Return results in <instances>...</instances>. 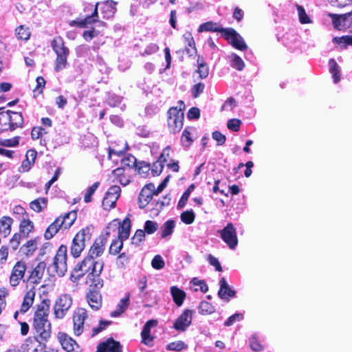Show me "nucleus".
I'll list each match as a JSON object with an SVG mask.
<instances>
[{
    "mask_svg": "<svg viewBox=\"0 0 352 352\" xmlns=\"http://www.w3.org/2000/svg\"><path fill=\"white\" fill-rule=\"evenodd\" d=\"M50 300H43L35 311L33 327L41 340H47L51 336V323L48 320Z\"/></svg>",
    "mask_w": 352,
    "mask_h": 352,
    "instance_id": "1",
    "label": "nucleus"
},
{
    "mask_svg": "<svg viewBox=\"0 0 352 352\" xmlns=\"http://www.w3.org/2000/svg\"><path fill=\"white\" fill-rule=\"evenodd\" d=\"M94 229L92 226H88L81 229L75 235L70 248L71 254L74 257L80 256L86 246V243L90 241Z\"/></svg>",
    "mask_w": 352,
    "mask_h": 352,
    "instance_id": "2",
    "label": "nucleus"
},
{
    "mask_svg": "<svg viewBox=\"0 0 352 352\" xmlns=\"http://www.w3.org/2000/svg\"><path fill=\"white\" fill-rule=\"evenodd\" d=\"M52 47L56 54L54 69L56 72H60L66 67L69 50L65 46L63 39L60 36L53 39Z\"/></svg>",
    "mask_w": 352,
    "mask_h": 352,
    "instance_id": "3",
    "label": "nucleus"
},
{
    "mask_svg": "<svg viewBox=\"0 0 352 352\" xmlns=\"http://www.w3.org/2000/svg\"><path fill=\"white\" fill-rule=\"evenodd\" d=\"M168 126L173 133L179 132L184 124V112L178 110L177 107H170L168 112Z\"/></svg>",
    "mask_w": 352,
    "mask_h": 352,
    "instance_id": "4",
    "label": "nucleus"
},
{
    "mask_svg": "<svg viewBox=\"0 0 352 352\" xmlns=\"http://www.w3.org/2000/svg\"><path fill=\"white\" fill-rule=\"evenodd\" d=\"M72 302L73 300L70 294H63L60 295L54 306L55 317L59 319L63 318L71 308Z\"/></svg>",
    "mask_w": 352,
    "mask_h": 352,
    "instance_id": "5",
    "label": "nucleus"
},
{
    "mask_svg": "<svg viewBox=\"0 0 352 352\" xmlns=\"http://www.w3.org/2000/svg\"><path fill=\"white\" fill-rule=\"evenodd\" d=\"M67 248L66 245H61L54 258V267L59 276H63L67 271Z\"/></svg>",
    "mask_w": 352,
    "mask_h": 352,
    "instance_id": "6",
    "label": "nucleus"
},
{
    "mask_svg": "<svg viewBox=\"0 0 352 352\" xmlns=\"http://www.w3.org/2000/svg\"><path fill=\"white\" fill-rule=\"evenodd\" d=\"M222 240L231 250H234L238 244L236 228L232 223H228L223 230L219 231Z\"/></svg>",
    "mask_w": 352,
    "mask_h": 352,
    "instance_id": "7",
    "label": "nucleus"
},
{
    "mask_svg": "<svg viewBox=\"0 0 352 352\" xmlns=\"http://www.w3.org/2000/svg\"><path fill=\"white\" fill-rule=\"evenodd\" d=\"M223 37L230 45L237 50L243 51L248 49V45L243 38L232 28H228Z\"/></svg>",
    "mask_w": 352,
    "mask_h": 352,
    "instance_id": "8",
    "label": "nucleus"
},
{
    "mask_svg": "<svg viewBox=\"0 0 352 352\" xmlns=\"http://www.w3.org/2000/svg\"><path fill=\"white\" fill-rule=\"evenodd\" d=\"M26 269L27 266L25 262L20 261L16 263L10 276L9 282L12 287H16L19 285L24 277Z\"/></svg>",
    "mask_w": 352,
    "mask_h": 352,
    "instance_id": "9",
    "label": "nucleus"
},
{
    "mask_svg": "<svg viewBox=\"0 0 352 352\" xmlns=\"http://www.w3.org/2000/svg\"><path fill=\"white\" fill-rule=\"evenodd\" d=\"M87 318V311L84 308H78L73 315L74 331L75 335L80 336L84 329L85 320Z\"/></svg>",
    "mask_w": 352,
    "mask_h": 352,
    "instance_id": "10",
    "label": "nucleus"
},
{
    "mask_svg": "<svg viewBox=\"0 0 352 352\" xmlns=\"http://www.w3.org/2000/svg\"><path fill=\"white\" fill-rule=\"evenodd\" d=\"M192 311L185 309L175 320L173 327L177 331H185L192 323Z\"/></svg>",
    "mask_w": 352,
    "mask_h": 352,
    "instance_id": "11",
    "label": "nucleus"
},
{
    "mask_svg": "<svg viewBox=\"0 0 352 352\" xmlns=\"http://www.w3.org/2000/svg\"><path fill=\"white\" fill-rule=\"evenodd\" d=\"M335 28L342 30L352 25V11L344 14H331Z\"/></svg>",
    "mask_w": 352,
    "mask_h": 352,
    "instance_id": "12",
    "label": "nucleus"
},
{
    "mask_svg": "<svg viewBox=\"0 0 352 352\" xmlns=\"http://www.w3.org/2000/svg\"><path fill=\"white\" fill-rule=\"evenodd\" d=\"M155 185L153 183L146 184L142 189L138 197V204L141 208H145L151 201L155 194Z\"/></svg>",
    "mask_w": 352,
    "mask_h": 352,
    "instance_id": "13",
    "label": "nucleus"
},
{
    "mask_svg": "<svg viewBox=\"0 0 352 352\" xmlns=\"http://www.w3.org/2000/svg\"><path fill=\"white\" fill-rule=\"evenodd\" d=\"M94 260L95 258L88 255L80 263L76 266L75 272L78 273V274L74 278L75 280H79L85 273L91 272Z\"/></svg>",
    "mask_w": 352,
    "mask_h": 352,
    "instance_id": "14",
    "label": "nucleus"
},
{
    "mask_svg": "<svg viewBox=\"0 0 352 352\" xmlns=\"http://www.w3.org/2000/svg\"><path fill=\"white\" fill-rule=\"evenodd\" d=\"M107 239L103 236H100L91 246L88 255L95 259L100 256L104 251Z\"/></svg>",
    "mask_w": 352,
    "mask_h": 352,
    "instance_id": "15",
    "label": "nucleus"
},
{
    "mask_svg": "<svg viewBox=\"0 0 352 352\" xmlns=\"http://www.w3.org/2000/svg\"><path fill=\"white\" fill-rule=\"evenodd\" d=\"M219 287L218 296L222 300L229 301L230 298L234 297L235 291L230 287L224 277L219 280Z\"/></svg>",
    "mask_w": 352,
    "mask_h": 352,
    "instance_id": "16",
    "label": "nucleus"
},
{
    "mask_svg": "<svg viewBox=\"0 0 352 352\" xmlns=\"http://www.w3.org/2000/svg\"><path fill=\"white\" fill-rule=\"evenodd\" d=\"M122 346L120 342L113 338L108 339L106 342L100 343L98 346L96 352H121Z\"/></svg>",
    "mask_w": 352,
    "mask_h": 352,
    "instance_id": "17",
    "label": "nucleus"
},
{
    "mask_svg": "<svg viewBox=\"0 0 352 352\" xmlns=\"http://www.w3.org/2000/svg\"><path fill=\"white\" fill-rule=\"evenodd\" d=\"M45 267L46 263L44 261L39 262L32 271L28 281L33 284H38L43 278Z\"/></svg>",
    "mask_w": 352,
    "mask_h": 352,
    "instance_id": "18",
    "label": "nucleus"
},
{
    "mask_svg": "<svg viewBox=\"0 0 352 352\" xmlns=\"http://www.w3.org/2000/svg\"><path fill=\"white\" fill-rule=\"evenodd\" d=\"M228 28H223L217 23L213 21H208L202 23L199 25L198 28L199 32H221L223 34V36H224L226 31Z\"/></svg>",
    "mask_w": 352,
    "mask_h": 352,
    "instance_id": "19",
    "label": "nucleus"
},
{
    "mask_svg": "<svg viewBox=\"0 0 352 352\" xmlns=\"http://www.w3.org/2000/svg\"><path fill=\"white\" fill-rule=\"evenodd\" d=\"M87 302L93 310H98L102 306V296L99 292L91 291L86 296Z\"/></svg>",
    "mask_w": 352,
    "mask_h": 352,
    "instance_id": "20",
    "label": "nucleus"
},
{
    "mask_svg": "<svg viewBox=\"0 0 352 352\" xmlns=\"http://www.w3.org/2000/svg\"><path fill=\"white\" fill-rule=\"evenodd\" d=\"M60 342L64 350L67 352H78L79 346L76 342L66 334H63L60 337Z\"/></svg>",
    "mask_w": 352,
    "mask_h": 352,
    "instance_id": "21",
    "label": "nucleus"
},
{
    "mask_svg": "<svg viewBox=\"0 0 352 352\" xmlns=\"http://www.w3.org/2000/svg\"><path fill=\"white\" fill-rule=\"evenodd\" d=\"M0 108V132L11 131L10 110Z\"/></svg>",
    "mask_w": 352,
    "mask_h": 352,
    "instance_id": "22",
    "label": "nucleus"
},
{
    "mask_svg": "<svg viewBox=\"0 0 352 352\" xmlns=\"http://www.w3.org/2000/svg\"><path fill=\"white\" fill-rule=\"evenodd\" d=\"M195 131V129L193 127H186L183 131L182 137H181V142L183 146L189 148L192 143L194 142L193 138V132Z\"/></svg>",
    "mask_w": 352,
    "mask_h": 352,
    "instance_id": "23",
    "label": "nucleus"
},
{
    "mask_svg": "<svg viewBox=\"0 0 352 352\" xmlns=\"http://www.w3.org/2000/svg\"><path fill=\"white\" fill-rule=\"evenodd\" d=\"M116 4L117 3L112 0L102 3L101 10L104 14V18L109 19L114 15L116 12Z\"/></svg>",
    "mask_w": 352,
    "mask_h": 352,
    "instance_id": "24",
    "label": "nucleus"
},
{
    "mask_svg": "<svg viewBox=\"0 0 352 352\" xmlns=\"http://www.w3.org/2000/svg\"><path fill=\"white\" fill-rule=\"evenodd\" d=\"M170 290L174 302L178 307L182 306L186 296L185 292L176 286H172Z\"/></svg>",
    "mask_w": 352,
    "mask_h": 352,
    "instance_id": "25",
    "label": "nucleus"
},
{
    "mask_svg": "<svg viewBox=\"0 0 352 352\" xmlns=\"http://www.w3.org/2000/svg\"><path fill=\"white\" fill-rule=\"evenodd\" d=\"M35 292L30 289L26 292L21 306L20 312L24 314L28 311L34 302Z\"/></svg>",
    "mask_w": 352,
    "mask_h": 352,
    "instance_id": "26",
    "label": "nucleus"
},
{
    "mask_svg": "<svg viewBox=\"0 0 352 352\" xmlns=\"http://www.w3.org/2000/svg\"><path fill=\"white\" fill-rule=\"evenodd\" d=\"M11 131L15 130L16 128H21L23 125V117L22 113L17 111L10 110Z\"/></svg>",
    "mask_w": 352,
    "mask_h": 352,
    "instance_id": "27",
    "label": "nucleus"
},
{
    "mask_svg": "<svg viewBox=\"0 0 352 352\" xmlns=\"http://www.w3.org/2000/svg\"><path fill=\"white\" fill-rule=\"evenodd\" d=\"M131 221H122L118 227V238L122 241L126 240L131 233Z\"/></svg>",
    "mask_w": 352,
    "mask_h": 352,
    "instance_id": "28",
    "label": "nucleus"
},
{
    "mask_svg": "<svg viewBox=\"0 0 352 352\" xmlns=\"http://www.w3.org/2000/svg\"><path fill=\"white\" fill-rule=\"evenodd\" d=\"M329 72L332 74L334 83H338L340 80V67L334 58L329 60Z\"/></svg>",
    "mask_w": 352,
    "mask_h": 352,
    "instance_id": "29",
    "label": "nucleus"
},
{
    "mask_svg": "<svg viewBox=\"0 0 352 352\" xmlns=\"http://www.w3.org/2000/svg\"><path fill=\"white\" fill-rule=\"evenodd\" d=\"M37 245L38 243L36 239L30 240L21 247L20 252L27 256H31L37 249Z\"/></svg>",
    "mask_w": 352,
    "mask_h": 352,
    "instance_id": "30",
    "label": "nucleus"
},
{
    "mask_svg": "<svg viewBox=\"0 0 352 352\" xmlns=\"http://www.w3.org/2000/svg\"><path fill=\"white\" fill-rule=\"evenodd\" d=\"M53 221L47 228L44 236L46 239H52L64 225L65 221Z\"/></svg>",
    "mask_w": 352,
    "mask_h": 352,
    "instance_id": "31",
    "label": "nucleus"
},
{
    "mask_svg": "<svg viewBox=\"0 0 352 352\" xmlns=\"http://www.w3.org/2000/svg\"><path fill=\"white\" fill-rule=\"evenodd\" d=\"M129 305V295L120 300L118 304L116 309L111 313V317H118L122 314Z\"/></svg>",
    "mask_w": 352,
    "mask_h": 352,
    "instance_id": "32",
    "label": "nucleus"
},
{
    "mask_svg": "<svg viewBox=\"0 0 352 352\" xmlns=\"http://www.w3.org/2000/svg\"><path fill=\"white\" fill-rule=\"evenodd\" d=\"M230 65L238 71H242L245 67V63L239 56L232 53L230 55Z\"/></svg>",
    "mask_w": 352,
    "mask_h": 352,
    "instance_id": "33",
    "label": "nucleus"
},
{
    "mask_svg": "<svg viewBox=\"0 0 352 352\" xmlns=\"http://www.w3.org/2000/svg\"><path fill=\"white\" fill-rule=\"evenodd\" d=\"M198 69L197 73L199 74V77L203 79L206 78L209 74V69L208 65L204 63L202 57L199 56L197 58Z\"/></svg>",
    "mask_w": 352,
    "mask_h": 352,
    "instance_id": "34",
    "label": "nucleus"
},
{
    "mask_svg": "<svg viewBox=\"0 0 352 352\" xmlns=\"http://www.w3.org/2000/svg\"><path fill=\"white\" fill-rule=\"evenodd\" d=\"M47 200L46 198H38L30 203V208L35 212H39L43 208L47 206Z\"/></svg>",
    "mask_w": 352,
    "mask_h": 352,
    "instance_id": "35",
    "label": "nucleus"
},
{
    "mask_svg": "<svg viewBox=\"0 0 352 352\" xmlns=\"http://www.w3.org/2000/svg\"><path fill=\"white\" fill-rule=\"evenodd\" d=\"M123 241H124L119 238L113 239L109 248V254L116 255L120 253V250L123 248Z\"/></svg>",
    "mask_w": 352,
    "mask_h": 352,
    "instance_id": "36",
    "label": "nucleus"
},
{
    "mask_svg": "<svg viewBox=\"0 0 352 352\" xmlns=\"http://www.w3.org/2000/svg\"><path fill=\"white\" fill-rule=\"evenodd\" d=\"M154 322H155V320L148 321L145 324V325L142 329V331L141 333L142 340H143L144 343L146 344H148L150 343V342L152 340V339L150 337V332H151L150 323H154Z\"/></svg>",
    "mask_w": 352,
    "mask_h": 352,
    "instance_id": "37",
    "label": "nucleus"
},
{
    "mask_svg": "<svg viewBox=\"0 0 352 352\" xmlns=\"http://www.w3.org/2000/svg\"><path fill=\"white\" fill-rule=\"evenodd\" d=\"M16 36L18 39L26 41L30 36V32L28 28L23 25L18 27L15 30Z\"/></svg>",
    "mask_w": 352,
    "mask_h": 352,
    "instance_id": "38",
    "label": "nucleus"
},
{
    "mask_svg": "<svg viewBox=\"0 0 352 352\" xmlns=\"http://www.w3.org/2000/svg\"><path fill=\"white\" fill-rule=\"evenodd\" d=\"M199 313L201 314H210L214 312V307L207 301H201L199 306Z\"/></svg>",
    "mask_w": 352,
    "mask_h": 352,
    "instance_id": "39",
    "label": "nucleus"
},
{
    "mask_svg": "<svg viewBox=\"0 0 352 352\" xmlns=\"http://www.w3.org/2000/svg\"><path fill=\"white\" fill-rule=\"evenodd\" d=\"M175 221H166L162 226V237L165 238L170 236L175 228Z\"/></svg>",
    "mask_w": 352,
    "mask_h": 352,
    "instance_id": "40",
    "label": "nucleus"
},
{
    "mask_svg": "<svg viewBox=\"0 0 352 352\" xmlns=\"http://www.w3.org/2000/svg\"><path fill=\"white\" fill-rule=\"evenodd\" d=\"M137 164V160L136 158L131 155L129 154L126 156H125L124 158L121 160V165L122 168H124L126 167L129 168H133L135 167Z\"/></svg>",
    "mask_w": 352,
    "mask_h": 352,
    "instance_id": "41",
    "label": "nucleus"
},
{
    "mask_svg": "<svg viewBox=\"0 0 352 352\" xmlns=\"http://www.w3.org/2000/svg\"><path fill=\"white\" fill-rule=\"evenodd\" d=\"M296 10L298 12V15L299 18V21L302 24L309 23L311 22V19L309 16L307 14L305 8L298 4H296Z\"/></svg>",
    "mask_w": 352,
    "mask_h": 352,
    "instance_id": "42",
    "label": "nucleus"
},
{
    "mask_svg": "<svg viewBox=\"0 0 352 352\" xmlns=\"http://www.w3.org/2000/svg\"><path fill=\"white\" fill-rule=\"evenodd\" d=\"M100 186V182H96L94 183L91 186H89L84 196V201L85 203H89L91 201V196L94 194L97 188Z\"/></svg>",
    "mask_w": 352,
    "mask_h": 352,
    "instance_id": "43",
    "label": "nucleus"
},
{
    "mask_svg": "<svg viewBox=\"0 0 352 352\" xmlns=\"http://www.w3.org/2000/svg\"><path fill=\"white\" fill-rule=\"evenodd\" d=\"M34 229L32 221H21L20 232L24 236H27Z\"/></svg>",
    "mask_w": 352,
    "mask_h": 352,
    "instance_id": "44",
    "label": "nucleus"
},
{
    "mask_svg": "<svg viewBox=\"0 0 352 352\" xmlns=\"http://www.w3.org/2000/svg\"><path fill=\"white\" fill-rule=\"evenodd\" d=\"M103 267L104 263L101 259L98 261L94 260L92 270L89 272V276L100 275L103 270Z\"/></svg>",
    "mask_w": 352,
    "mask_h": 352,
    "instance_id": "45",
    "label": "nucleus"
},
{
    "mask_svg": "<svg viewBox=\"0 0 352 352\" xmlns=\"http://www.w3.org/2000/svg\"><path fill=\"white\" fill-rule=\"evenodd\" d=\"M333 42L339 45H342L344 47L348 45H352V36H343L342 37H334Z\"/></svg>",
    "mask_w": 352,
    "mask_h": 352,
    "instance_id": "46",
    "label": "nucleus"
},
{
    "mask_svg": "<svg viewBox=\"0 0 352 352\" xmlns=\"http://www.w3.org/2000/svg\"><path fill=\"white\" fill-rule=\"evenodd\" d=\"M116 200L112 197H109L105 194L103 198L102 206L104 210H109L110 208H114L116 204Z\"/></svg>",
    "mask_w": 352,
    "mask_h": 352,
    "instance_id": "47",
    "label": "nucleus"
},
{
    "mask_svg": "<svg viewBox=\"0 0 352 352\" xmlns=\"http://www.w3.org/2000/svg\"><path fill=\"white\" fill-rule=\"evenodd\" d=\"M122 98L114 94H109L107 98V102L111 107H117L122 102Z\"/></svg>",
    "mask_w": 352,
    "mask_h": 352,
    "instance_id": "48",
    "label": "nucleus"
},
{
    "mask_svg": "<svg viewBox=\"0 0 352 352\" xmlns=\"http://www.w3.org/2000/svg\"><path fill=\"white\" fill-rule=\"evenodd\" d=\"M250 346L253 351H261L263 349V345L256 336H252L249 340Z\"/></svg>",
    "mask_w": 352,
    "mask_h": 352,
    "instance_id": "49",
    "label": "nucleus"
},
{
    "mask_svg": "<svg viewBox=\"0 0 352 352\" xmlns=\"http://www.w3.org/2000/svg\"><path fill=\"white\" fill-rule=\"evenodd\" d=\"M19 136H16L11 139H0V145L7 147H13L16 146L19 144Z\"/></svg>",
    "mask_w": 352,
    "mask_h": 352,
    "instance_id": "50",
    "label": "nucleus"
},
{
    "mask_svg": "<svg viewBox=\"0 0 352 352\" xmlns=\"http://www.w3.org/2000/svg\"><path fill=\"white\" fill-rule=\"evenodd\" d=\"M12 221H0V233L6 237L11 232Z\"/></svg>",
    "mask_w": 352,
    "mask_h": 352,
    "instance_id": "51",
    "label": "nucleus"
},
{
    "mask_svg": "<svg viewBox=\"0 0 352 352\" xmlns=\"http://www.w3.org/2000/svg\"><path fill=\"white\" fill-rule=\"evenodd\" d=\"M243 319V314L241 313H236L230 316L228 320L224 322V325L226 327L232 326L234 322L241 321Z\"/></svg>",
    "mask_w": 352,
    "mask_h": 352,
    "instance_id": "52",
    "label": "nucleus"
},
{
    "mask_svg": "<svg viewBox=\"0 0 352 352\" xmlns=\"http://www.w3.org/2000/svg\"><path fill=\"white\" fill-rule=\"evenodd\" d=\"M151 265L155 270H161L164 267L165 263L160 255H155L151 261Z\"/></svg>",
    "mask_w": 352,
    "mask_h": 352,
    "instance_id": "53",
    "label": "nucleus"
},
{
    "mask_svg": "<svg viewBox=\"0 0 352 352\" xmlns=\"http://www.w3.org/2000/svg\"><path fill=\"white\" fill-rule=\"evenodd\" d=\"M241 121L239 119L233 118L230 119L227 122V127L234 132H237L240 129Z\"/></svg>",
    "mask_w": 352,
    "mask_h": 352,
    "instance_id": "54",
    "label": "nucleus"
},
{
    "mask_svg": "<svg viewBox=\"0 0 352 352\" xmlns=\"http://www.w3.org/2000/svg\"><path fill=\"white\" fill-rule=\"evenodd\" d=\"M145 232L143 230H138L134 236L132 237V243L135 245H139L140 243L144 239Z\"/></svg>",
    "mask_w": 352,
    "mask_h": 352,
    "instance_id": "55",
    "label": "nucleus"
},
{
    "mask_svg": "<svg viewBox=\"0 0 352 352\" xmlns=\"http://www.w3.org/2000/svg\"><path fill=\"white\" fill-rule=\"evenodd\" d=\"M121 192V188L119 186L114 185L111 186L106 194L109 195V197H112L115 198V199L117 201L119 198Z\"/></svg>",
    "mask_w": 352,
    "mask_h": 352,
    "instance_id": "56",
    "label": "nucleus"
},
{
    "mask_svg": "<svg viewBox=\"0 0 352 352\" xmlns=\"http://www.w3.org/2000/svg\"><path fill=\"white\" fill-rule=\"evenodd\" d=\"M135 167L136 168L138 173L142 175H146L150 170L149 164L143 161L137 163Z\"/></svg>",
    "mask_w": 352,
    "mask_h": 352,
    "instance_id": "57",
    "label": "nucleus"
},
{
    "mask_svg": "<svg viewBox=\"0 0 352 352\" xmlns=\"http://www.w3.org/2000/svg\"><path fill=\"white\" fill-rule=\"evenodd\" d=\"M190 283L195 286H199V289L203 293H206L208 290V287L207 284L203 280H200L197 278H194L192 279Z\"/></svg>",
    "mask_w": 352,
    "mask_h": 352,
    "instance_id": "58",
    "label": "nucleus"
},
{
    "mask_svg": "<svg viewBox=\"0 0 352 352\" xmlns=\"http://www.w3.org/2000/svg\"><path fill=\"white\" fill-rule=\"evenodd\" d=\"M98 34L99 31L92 28L91 30L84 31L82 33V37L85 41H90Z\"/></svg>",
    "mask_w": 352,
    "mask_h": 352,
    "instance_id": "59",
    "label": "nucleus"
},
{
    "mask_svg": "<svg viewBox=\"0 0 352 352\" xmlns=\"http://www.w3.org/2000/svg\"><path fill=\"white\" fill-rule=\"evenodd\" d=\"M212 138L217 141L218 146L223 145L226 140V137L218 131L212 132Z\"/></svg>",
    "mask_w": 352,
    "mask_h": 352,
    "instance_id": "60",
    "label": "nucleus"
},
{
    "mask_svg": "<svg viewBox=\"0 0 352 352\" xmlns=\"http://www.w3.org/2000/svg\"><path fill=\"white\" fill-rule=\"evenodd\" d=\"M89 280H91V286H94L96 289H100L103 286V280L98 276H87Z\"/></svg>",
    "mask_w": 352,
    "mask_h": 352,
    "instance_id": "61",
    "label": "nucleus"
},
{
    "mask_svg": "<svg viewBox=\"0 0 352 352\" xmlns=\"http://www.w3.org/2000/svg\"><path fill=\"white\" fill-rule=\"evenodd\" d=\"M204 87H205L204 84L201 83V82H199V83L195 85L191 89L192 97L194 98H197V97H199V95L201 93H203Z\"/></svg>",
    "mask_w": 352,
    "mask_h": 352,
    "instance_id": "62",
    "label": "nucleus"
},
{
    "mask_svg": "<svg viewBox=\"0 0 352 352\" xmlns=\"http://www.w3.org/2000/svg\"><path fill=\"white\" fill-rule=\"evenodd\" d=\"M186 344L182 341L173 342L168 344L167 349L170 351H181L186 347Z\"/></svg>",
    "mask_w": 352,
    "mask_h": 352,
    "instance_id": "63",
    "label": "nucleus"
},
{
    "mask_svg": "<svg viewBox=\"0 0 352 352\" xmlns=\"http://www.w3.org/2000/svg\"><path fill=\"white\" fill-rule=\"evenodd\" d=\"M207 261L209 262V263L214 266L215 267V270L218 272L222 271V267L221 266L220 263L219 262V260L212 256V254H208L207 257Z\"/></svg>",
    "mask_w": 352,
    "mask_h": 352,
    "instance_id": "64",
    "label": "nucleus"
}]
</instances>
